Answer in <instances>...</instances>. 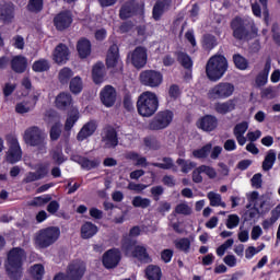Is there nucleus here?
<instances>
[{
  "label": "nucleus",
  "instance_id": "f257e3e1",
  "mask_svg": "<svg viewBox=\"0 0 280 280\" xmlns=\"http://www.w3.org/2000/svg\"><path fill=\"white\" fill-rule=\"evenodd\" d=\"M27 257V253L22 247H13L7 254L4 268L11 280H21L23 276V261Z\"/></svg>",
  "mask_w": 280,
  "mask_h": 280
},
{
  "label": "nucleus",
  "instance_id": "f03ea898",
  "mask_svg": "<svg viewBox=\"0 0 280 280\" xmlns=\"http://www.w3.org/2000/svg\"><path fill=\"white\" fill-rule=\"evenodd\" d=\"M229 69V61L222 55L212 56L206 65V75L211 82L222 79Z\"/></svg>",
  "mask_w": 280,
  "mask_h": 280
},
{
  "label": "nucleus",
  "instance_id": "7ed1b4c3",
  "mask_svg": "<svg viewBox=\"0 0 280 280\" xmlns=\"http://www.w3.org/2000/svg\"><path fill=\"white\" fill-rule=\"evenodd\" d=\"M60 238V228L48 226L39 230L35 235V244L38 248H49Z\"/></svg>",
  "mask_w": 280,
  "mask_h": 280
},
{
  "label": "nucleus",
  "instance_id": "20e7f679",
  "mask_svg": "<svg viewBox=\"0 0 280 280\" xmlns=\"http://www.w3.org/2000/svg\"><path fill=\"white\" fill-rule=\"evenodd\" d=\"M24 140L27 145L32 148H37L39 154H47V142H45V137L40 128L33 126L25 130Z\"/></svg>",
  "mask_w": 280,
  "mask_h": 280
},
{
  "label": "nucleus",
  "instance_id": "39448f33",
  "mask_svg": "<svg viewBox=\"0 0 280 280\" xmlns=\"http://www.w3.org/2000/svg\"><path fill=\"white\" fill-rule=\"evenodd\" d=\"M174 121V112L170 109L159 112L148 124V130H165Z\"/></svg>",
  "mask_w": 280,
  "mask_h": 280
},
{
  "label": "nucleus",
  "instance_id": "423d86ee",
  "mask_svg": "<svg viewBox=\"0 0 280 280\" xmlns=\"http://www.w3.org/2000/svg\"><path fill=\"white\" fill-rule=\"evenodd\" d=\"M86 272V267L80 261H72L68 265L66 275L59 272L55 276L54 280H81Z\"/></svg>",
  "mask_w": 280,
  "mask_h": 280
},
{
  "label": "nucleus",
  "instance_id": "0eeeda50",
  "mask_svg": "<svg viewBox=\"0 0 280 280\" xmlns=\"http://www.w3.org/2000/svg\"><path fill=\"white\" fill-rule=\"evenodd\" d=\"M235 93V85L229 82H221L210 89L208 96L210 100H226Z\"/></svg>",
  "mask_w": 280,
  "mask_h": 280
},
{
  "label": "nucleus",
  "instance_id": "6e6552de",
  "mask_svg": "<svg viewBox=\"0 0 280 280\" xmlns=\"http://www.w3.org/2000/svg\"><path fill=\"white\" fill-rule=\"evenodd\" d=\"M127 60L136 69H143L148 65V49L142 46L136 47L135 50L128 54Z\"/></svg>",
  "mask_w": 280,
  "mask_h": 280
},
{
  "label": "nucleus",
  "instance_id": "1a4fd4ad",
  "mask_svg": "<svg viewBox=\"0 0 280 280\" xmlns=\"http://www.w3.org/2000/svg\"><path fill=\"white\" fill-rule=\"evenodd\" d=\"M140 82L143 86L156 89L163 84V74L156 70H144L140 73Z\"/></svg>",
  "mask_w": 280,
  "mask_h": 280
},
{
  "label": "nucleus",
  "instance_id": "9d476101",
  "mask_svg": "<svg viewBox=\"0 0 280 280\" xmlns=\"http://www.w3.org/2000/svg\"><path fill=\"white\" fill-rule=\"evenodd\" d=\"M121 261V252L119 248H110L103 254L102 264L106 270L117 268Z\"/></svg>",
  "mask_w": 280,
  "mask_h": 280
},
{
  "label": "nucleus",
  "instance_id": "9b49d317",
  "mask_svg": "<svg viewBox=\"0 0 280 280\" xmlns=\"http://www.w3.org/2000/svg\"><path fill=\"white\" fill-rule=\"evenodd\" d=\"M101 141L105 143V148H117L119 145V138L115 127L106 125L101 132Z\"/></svg>",
  "mask_w": 280,
  "mask_h": 280
},
{
  "label": "nucleus",
  "instance_id": "f8f14e48",
  "mask_svg": "<svg viewBox=\"0 0 280 280\" xmlns=\"http://www.w3.org/2000/svg\"><path fill=\"white\" fill-rule=\"evenodd\" d=\"M23 159V151L21 150V144L16 138H12L9 141V150L7 152V162L11 165L19 163Z\"/></svg>",
  "mask_w": 280,
  "mask_h": 280
},
{
  "label": "nucleus",
  "instance_id": "ddd939ff",
  "mask_svg": "<svg viewBox=\"0 0 280 280\" xmlns=\"http://www.w3.org/2000/svg\"><path fill=\"white\" fill-rule=\"evenodd\" d=\"M231 27L236 40H246V38H248V30H246V24H244V20L241 18L234 19L231 23Z\"/></svg>",
  "mask_w": 280,
  "mask_h": 280
},
{
  "label": "nucleus",
  "instance_id": "4468645a",
  "mask_svg": "<svg viewBox=\"0 0 280 280\" xmlns=\"http://www.w3.org/2000/svg\"><path fill=\"white\" fill-rule=\"evenodd\" d=\"M54 23H55V27L59 32H62L67 30V27L71 26V24L73 23V16L71 15V12L63 11L55 16Z\"/></svg>",
  "mask_w": 280,
  "mask_h": 280
},
{
  "label": "nucleus",
  "instance_id": "2eb2a0df",
  "mask_svg": "<svg viewBox=\"0 0 280 280\" xmlns=\"http://www.w3.org/2000/svg\"><path fill=\"white\" fill-rule=\"evenodd\" d=\"M70 54L67 45L59 44L52 51V60L56 65H67Z\"/></svg>",
  "mask_w": 280,
  "mask_h": 280
},
{
  "label": "nucleus",
  "instance_id": "dca6fc26",
  "mask_svg": "<svg viewBox=\"0 0 280 280\" xmlns=\"http://www.w3.org/2000/svg\"><path fill=\"white\" fill-rule=\"evenodd\" d=\"M97 130V121L90 120L85 122L77 135V141H86L89 137H93Z\"/></svg>",
  "mask_w": 280,
  "mask_h": 280
},
{
  "label": "nucleus",
  "instance_id": "f3484780",
  "mask_svg": "<svg viewBox=\"0 0 280 280\" xmlns=\"http://www.w3.org/2000/svg\"><path fill=\"white\" fill-rule=\"evenodd\" d=\"M101 101L104 106H115V102H117V90L113 85H105L101 91Z\"/></svg>",
  "mask_w": 280,
  "mask_h": 280
},
{
  "label": "nucleus",
  "instance_id": "a211bd4d",
  "mask_svg": "<svg viewBox=\"0 0 280 280\" xmlns=\"http://www.w3.org/2000/svg\"><path fill=\"white\" fill-rule=\"evenodd\" d=\"M197 126L205 132H213L218 128V118L212 115H206L198 120Z\"/></svg>",
  "mask_w": 280,
  "mask_h": 280
},
{
  "label": "nucleus",
  "instance_id": "6ab92c4d",
  "mask_svg": "<svg viewBox=\"0 0 280 280\" xmlns=\"http://www.w3.org/2000/svg\"><path fill=\"white\" fill-rule=\"evenodd\" d=\"M137 106H159V97L155 93L147 91L139 96Z\"/></svg>",
  "mask_w": 280,
  "mask_h": 280
},
{
  "label": "nucleus",
  "instance_id": "aec40b11",
  "mask_svg": "<svg viewBox=\"0 0 280 280\" xmlns=\"http://www.w3.org/2000/svg\"><path fill=\"white\" fill-rule=\"evenodd\" d=\"M100 231V228L95 225L93 222L85 221L81 225V238L82 240H91V237H95Z\"/></svg>",
  "mask_w": 280,
  "mask_h": 280
},
{
  "label": "nucleus",
  "instance_id": "412c9836",
  "mask_svg": "<svg viewBox=\"0 0 280 280\" xmlns=\"http://www.w3.org/2000/svg\"><path fill=\"white\" fill-rule=\"evenodd\" d=\"M172 0H158L153 7V19L154 21H161V18L170 9Z\"/></svg>",
  "mask_w": 280,
  "mask_h": 280
},
{
  "label": "nucleus",
  "instance_id": "4be33fe9",
  "mask_svg": "<svg viewBox=\"0 0 280 280\" xmlns=\"http://www.w3.org/2000/svg\"><path fill=\"white\" fill-rule=\"evenodd\" d=\"M119 47L114 44L108 49L106 65L108 68H115L119 65Z\"/></svg>",
  "mask_w": 280,
  "mask_h": 280
},
{
  "label": "nucleus",
  "instance_id": "5701e85b",
  "mask_svg": "<svg viewBox=\"0 0 280 280\" xmlns=\"http://www.w3.org/2000/svg\"><path fill=\"white\" fill-rule=\"evenodd\" d=\"M12 19H14V4L4 3L0 7V21L3 23H12Z\"/></svg>",
  "mask_w": 280,
  "mask_h": 280
},
{
  "label": "nucleus",
  "instance_id": "b1692460",
  "mask_svg": "<svg viewBox=\"0 0 280 280\" xmlns=\"http://www.w3.org/2000/svg\"><path fill=\"white\" fill-rule=\"evenodd\" d=\"M144 277L147 280H161L163 279V270L159 265H148L144 269Z\"/></svg>",
  "mask_w": 280,
  "mask_h": 280
},
{
  "label": "nucleus",
  "instance_id": "393cba45",
  "mask_svg": "<svg viewBox=\"0 0 280 280\" xmlns=\"http://www.w3.org/2000/svg\"><path fill=\"white\" fill-rule=\"evenodd\" d=\"M105 77H106V68L104 67V63L97 62L96 65H94L92 69L93 82L95 84H102V82H104Z\"/></svg>",
  "mask_w": 280,
  "mask_h": 280
},
{
  "label": "nucleus",
  "instance_id": "a878e982",
  "mask_svg": "<svg viewBox=\"0 0 280 280\" xmlns=\"http://www.w3.org/2000/svg\"><path fill=\"white\" fill-rule=\"evenodd\" d=\"M78 163L82 167V170L91 172V170H96V167H100L102 161L98 158L90 160L86 156H79Z\"/></svg>",
  "mask_w": 280,
  "mask_h": 280
},
{
  "label": "nucleus",
  "instance_id": "bb28decb",
  "mask_svg": "<svg viewBox=\"0 0 280 280\" xmlns=\"http://www.w3.org/2000/svg\"><path fill=\"white\" fill-rule=\"evenodd\" d=\"M138 261H142L143 264H150L152 258H150V254H148V249L144 246L137 245L131 254Z\"/></svg>",
  "mask_w": 280,
  "mask_h": 280
},
{
  "label": "nucleus",
  "instance_id": "cd10ccee",
  "mask_svg": "<svg viewBox=\"0 0 280 280\" xmlns=\"http://www.w3.org/2000/svg\"><path fill=\"white\" fill-rule=\"evenodd\" d=\"M275 163H277V151L270 149L262 161V171L270 172L275 167Z\"/></svg>",
  "mask_w": 280,
  "mask_h": 280
},
{
  "label": "nucleus",
  "instance_id": "c85d7f7f",
  "mask_svg": "<svg viewBox=\"0 0 280 280\" xmlns=\"http://www.w3.org/2000/svg\"><path fill=\"white\" fill-rule=\"evenodd\" d=\"M11 68L15 73H24L25 69H27V59L23 56L13 57L11 60Z\"/></svg>",
  "mask_w": 280,
  "mask_h": 280
},
{
  "label": "nucleus",
  "instance_id": "c756f323",
  "mask_svg": "<svg viewBox=\"0 0 280 280\" xmlns=\"http://www.w3.org/2000/svg\"><path fill=\"white\" fill-rule=\"evenodd\" d=\"M135 248H137V240H133L131 237H124L121 241V250L122 253L128 257L129 255H132L135 252Z\"/></svg>",
  "mask_w": 280,
  "mask_h": 280
},
{
  "label": "nucleus",
  "instance_id": "7c9ffc66",
  "mask_svg": "<svg viewBox=\"0 0 280 280\" xmlns=\"http://www.w3.org/2000/svg\"><path fill=\"white\" fill-rule=\"evenodd\" d=\"M79 119H80V112L78 109L68 114V117L63 126V130L66 132H71V130L73 129V126L78 124Z\"/></svg>",
  "mask_w": 280,
  "mask_h": 280
},
{
  "label": "nucleus",
  "instance_id": "2f4dec72",
  "mask_svg": "<svg viewBox=\"0 0 280 280\" xmlns=\"http://www.w3.org/2000/svg\"><path fill=\"white\" fill-rule=\"evenodd\" d=\"M77 49L80 58H88V56H91V42L89 39L79 40Z\"/></svg>",
  "mask_w": 280,
  "mask_h": 280
},
{
  "label": "nucleus",
  "instance_id": "473e14b6",
  "mask_svg": "<svg viewBox=\"0 0 280 280\" xmlns=\"http://www.w3.org/2000/svg\"><path fill=\"white\" fill-rule=\"evenodd\" d=\"M30 275L35 280H43V277H45V266H43V264L31 266Z\"/></svg>",
  "mask_w": 280,
  "mask_h": 280
},
{
  "label": "nucleus",
  "instance_id": "72a5a7b5",
  "mask_svg": "<svg viewBox=\"0 0 280 280\" xmlns=\"http://www.w3.org/2000/svg\"><path fill=\"white\" fill-rule=\"evenodd\" d=\"M213 145L211 143L205 144L201 149H196L192 151V156L195 159H207L211 153Z\"/></svg>",
  "mask_w": 280,
  "mask_h": 280
},
{
  "label": "nucleus",
  "instance_id": "f704fd0d",
  "mask_svg": "<svg viewBox=\"0 0 280 280\" xmlns=\"http://www.w3.org/2000/svg\"><path fill=\"white\" fill-rule=\"evenodd\" d=\"M51 65L49 63V60L47 59H39L33 63V71L36 73H43L45 71H49Z\"/></svg>",
  "mask_w": 280,
  "mask_h": 280
},
{
  "label": "nucleus",
  "instance_id": "c9c22d12",
  "mask_svg": "<svg viewBox=\"0 0 280 280\" xmlns=\"http://www.w3.org/2000/svg\"><path fill=\"white\" fill-rule=\"evenodd\" d=\"M132 207H135L136 209H148V207H150V205H152V200L148 199V198H143L141 196H136L133 197L132 201H131Z\"/></svg>",
  "mask_w": 280,
  "mask_h": 280
},
{
  "label": "nucleus",
  "instance_id": "e433bc0d",
  "mask_svg": "<svg viewBox=\"0 0 280 280\" xmlns=\"http://www.w3.org/2000/svg\"><path fill=\"white\" fill-rule=\"evenodd\" d=\"M143 143L148 150H161V142L154 136L144 137Z\"/></svg>",
  "mask_w": 280,
  "mask_h": 280
},
{
  "label": "nucleus",
  "instance_id": "4c0bfd02",
  "mask_svg": "<svg viewBox=\"0 0 280 280\" xmlns=\"http://www.w3.org/2000/svg\"><path fill=\"white\" fill-rule=\"evenodd\" d=\"M62 135V124L60 121H56L49 131L50 141H58L60 136Z\"/></svg>",
  "mask_w": 280,
  "mask_h": 280
},
{
  "label": "nucleus",
  "instance_id": "58836bf2",
  "mask_svg": "<svg viewBox=\"0 0 280 280\" xmlns=\"http://www.w3.org/2000/svg\"><path fill=\"white\" fill-rule=\"evenodd\" d=\"M175 247L177 250H182V253H189L191 248V241L188 237H183L175 241Z\"/></svg>",
  "mask_w": 280,
  "mask_h": 280
},
{
  "label": "nucleus",
  "instance_id": "ea45409f",
  "mask_svg": "<svg viewBox=\"0 0 280 280\" xmlns=\"http://www.w3.org/2000/svg\"><path fill=\"white\" fill-rule=\"evenodd\" d=\"M177 165L182 167L183 174H189L194 167H196V162L178 158L176 161Z\"/></svg>",
  "mask_w": 280,
  "mask_h": 280
},
{
  "label": "nucleus",
  "instance_id": "a19ab883",
  "mask_svg": "<svg viewBox=\"0 0 280 280\" xmlns=\"http://www.w3.org/2000/svg\"><path fill=\"white\" fill-rule=\"evenodd\" d=\"M48 202H51V195H42L31 201V207H45Z\"/></svg>",
  "mask_w": 280,
  "mask_h": 280
},
{
  "label": "nucleus",
  "instance_id": "79ce46f5",
  "mask_svg": "<svg viewBox=\"0 0 280 280\" xmlns=\"http://www.w3.org/2000/svg\"><path fill=\"white\" fill-rule=\"evenodd\" d=\"M57 106H71L73 104V98L69 93H61L56 97Z\"/></svg>",
  "mask_w": 280,
  "mask_h": 280
},
{
  "label": "nucleus",
  "instance_id": "37998d69",
  "mask_svg": "<svg viewBox=\"0 0 280 280\" xmlns=\"http://www.w3.org/2000/svg\"><path fill=\"white\" fill-rule=\"evenodd\" d=\"M61 84H68L69 80L73 78V71L70 68H62L58 74Z\"/></svg>",
  "mask_w": 280,
  "mask_h": 280
},
{
  "label": "nucleus",
  "instance_id": "c03bdc74",
  "mask_svg": "<svg viewBox=\"0 0 280 280\" xmlns=\"http://www.w3.org/2000/svg\"><path fill=\"white\" fill-rule=\"evenodd\" d=\"M233 60L236 69H240L241 71H246V69H248V60H246L242 55H234Z\"/></svg>",
  "mask_w": 280,
  "mask_h": 280
},
{
  "label": "nucleus",
  "instance_id": "a18cd8bd",
  "mask_svg": "<svg viewBox=\"0 0 280 280\" xmlns=\"http://www.w3.org/2000/svg\"><path fill=\"white\" fill-rule=\"evenodd\" d=\"M137 108L141 117H152L159 110V106H138Z\"/></svg>",
  "mask_w": 280,
  "mask_h": 280
},
{
  "label": "nucleus",
  "instance_id": "49530a36",
  "mask_svg": "<svg viewBox=\"0 0 280 280\" xmlns=\"http://www.w3.org/2000/svg\"><path fill=\"white\" fill-rule=\"evenodd\" d=\"M177 60L184 66L185 69H191L194 67V61H191V57L185 52L177 54Z\"/></svg>",
  "mask_w": 280,
  "mask_h": 280
},
{
  "label": "nucleus",
  "instance_id": "de8ad7c7",
  "mask_svg": "<svg viewBox=\"0 0 280 280\" xmlns=\"http://www.w3.org/2000/svg\"><path fill=\"white\" fill-rule=\"evenodd\" d=\"M163 163L153 162L152 167H159L160 170H172L174 167V160L172 158H163Z\"/></svg>",
  "mask_w": 280,
  "mask_h": 280
},
{
  "label": "nucleus",
  "instance_id": "09e8293b",
  "mask_svg": "<svg viewBox=\"0 0 280 280\" xmlns=\"http://www.w3.org/2000/svg\"><path fill=\"white\" fill-rule=\"evenodd\" d=\"M70 91L78 95V93H82V79L80 77H74L70 81Z\"/></svg>",
  "mask_w": 280,
  "mask_h": 280
},
{
  "label": "nucleus",
  "instance_id": "8fccbe9b",
  "mask_svg": "<svg viewBox=\"0 0 280 280\" xmlns=\"http://www.w3.org/2000/svg\"><path fill=\"white\" fill-rule=\"evenodd\" d=\"M44 119L48 124H52V121H60V114H58L56 109H48L44 115Z\"/></svg>",
  "mask_w": 280,
  "mask_h": 280
},
{
  "label": "nucleus",
  "instance_id": "3c124183",
  "mask_svg": "<svg viewBox=\"0 0 280 280\" xmlns=\"http://www.w3.org/2000/svg\"><path fill=\"white\" fill-rule=\"evenodd\" d=\"M150 194L155 202H159L161 200V197L163 194H165V188L163 186H153L150 189Z\"/></svg>",
  "mask_w": 280,
  "mask_h": 280
},
{
  "label": "nucleus",
  "instance_id": "603ef678",
  "mask_svg": "<svg viewBox=\"0 0 280 280\" xmlns=\"http://www.w3.org/2000/svg\"><path fill=\"white\" fill-rule=\"evenodd\" d=\"M51 159L55 163V165H62L67 159L65 158V153H62V150H55L51 152Z\"/></svg>",
  "mask_w": 280,
  "mask_h": 280
},
{
  "label": "nucleus",
  "instance_id": "864d4df0",
  "mask_svg": "<svg viewBox=\"0 0 280 280\" xmlns=\"http://www.w3.org/2000/svg\"><path fill=\"white\" fill-rule=\"evenodd\" d=\"M225 226H226V229H237V226H240V215L230 214L228 217Z\"/></svg>",
  "mask_w": 280,
  "mask_h": 280
},
{
  "label": "nucleus",
  "instance_id": "5fc2aeb1",
  "mask_svg": "<svg viewBox=\"0 0 280 280\" xmlns=\"http://www.w3.org/2000/svg\"><path fill=\"white\" fill-rule=\"evenodd\" d=\"M246 130H248L247 121H243V122L235 125L234 130H233L234 137H240V136L246 135Z\"/></svg>",
  "mask_w": 280,
  "mask_h": 280
},
{
  "label": "nucleus",
  "instance_id": "6e6d98bb",
  "mask_svg": "<svg viewBox=\"0 0 280 280\" xmlns=\"http://www.w3.org/2000/svg\"><path fill=\"white\" fill-rule=\"evenodd\" d=\"M175 213L178 215H191V208L187 203H178L175 207Z\"/></svg>",
  "mask_w": 280,
  "mask_h": 280
},
{
  "label": "nucleus",
  "instance_id": "4d7b16f0",
  "mask_svg": "<svg viewBox=\"0 0 280 280\" xmlns=\"http://www.w3.org/2000/svg\"><path fill=\"white\" fill-rule=\"evenodd\" d=\"M133 12L131 2H128L120 9V19H130Z\"/></svg>",
  "mask_w": 280,
  "mask_h": 280
},
{
  "label": "nucleus",
  "instance_id": "13d9d810",
  "mask_svg": "<svg viewBox=\"0 0 280 280\" xmlns=\"http://www.w3.org/2000/svg\"><path fill=\"white\" fill-rule=\"evenodd\" d=\"M208 199L210 200V207H220V201L222 200V196H220V194L210 191L208 192Z\"/></svg>",
  "mask_w": 280,
  "mask_h": 280
},
{
  "label": "nucleus",
  "instance_id": "bf43d9fd",
  "mask_svg": "<svg viewBox=\"0 0 280 280\" xmlns=\"http://www.w3.org/2000/svg\"><path fill=\"white\" fill-rule=\"evenodd\" d=\"M27 8L30 12H40L43 10V0H30Z\"/></svg>",
  "mask_w": 280,
  "mask_h": 280
},
{
  "label": "nucleus",
  "instance_id": "052dcab7",
  "mask_svg": "<svg viewBox=\"0 0 280 280\" xmlns=\"http://www.w3.org/2000/svg\"><path fill=\"white\" fill-rule=\"evenodd\" d=\"M200 171L203 172V174H206V176H208V178H215L218 176V172H215V168H213L212 166H208V165H200Z\"/></svg>",
  "mask_w": 280,
  "mask_h": 280
},
{
  "label": "nucleus",
  "instance_id": "680f3d73",
  "mask_svg": "<svg viewBox=\"0 0 280 280\" xmlns=\"http://www.w3.org/2000/svg\"><path fill=\"white\" fill-rule=\"evenodd\" d=\"M59 210H60V202H58L57 200H50L46 208V211H48L50 215H56V213H58Z\"/></svg>",
  "mask_w": 280,
  "mask_h": 280
},
{
  "label": "nucleus",
  "instance_id": "e2e57ef3",
  "mask_svg": "<svg viewBox=\"0 0 280 280\" xmlns=\"http://www.w3.org/2000/svg\"><path fill=\"white\" fill-rule=\"evenodd\" d=\"M266 84H268V77L267 74H264L262 72H260L255 80V86H257V89H261V86H266Z\"/></svg>",
  "mask_w": 280,
  "mask_h": 280
},
{
  "label": "nucleus",
  "instance_id": "0e129e2a",
  "mask_svg": "<svg viewBox=\"0 0 280 280\" xmlns=\"http://www.w3.org/2000/svg\"><path fill=\"white\" fill-rule=\"evenodd\" d=\"M172 257H174V250L164 249L161 252V259L164 264H170V261H172Z\"/></svg>",
  "mask_w": 280,
  "mask_h": 280
},
{
  "label": "nucleus",
  "instance_id": "69168bd1",
  "mask_svg": "<svg viewBox=\"0 0 280 280\" xmlns=\"http://www.w3.org/2000/svg\"><path fill=\"white\" fill-rule=\"evenodd\" d=\"M250 183H252V187H255V189H261V183H262L261 173L255 174L252 177Z\"/></svg>",
  "mask_w": 280,
  "mask_h": 280
},
{
  "label": "nucleus",
  "instance_id": "338daca9",
  "mask_svg": "<svg viewBox=\"0 0 280 280\" xmlns=\"http://www.w3.org/2000/svg\"><path fill=\"white\" fill-rule=\"evenodd\" d=\"M214 45H215V37L211 35H207L203 37V46L206 47V49H213Z\"/></svg>",
  "mask_w": 280,
  "mask_h": 280
},
{
  "label": "nucleus",
  "instance_id": "774afa93",
  "mask_svg": "<svg viewBox=\"0 0 280 280\" xmlns=\"http://www.w3.org/2000/svg\"><path fill=\"white\" fill-rule=\"evenodd\" d=\"M247 139L250 141V143H254L258 139H261V130L257 129L255 131H249L247 133Z\"/></svg>",
  "mask_w": 280,
  "mask_h": 280
}]
</instances>
